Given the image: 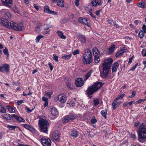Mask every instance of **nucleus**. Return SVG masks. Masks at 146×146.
<instances>
[{
  "instance_id": "obj_53",
  "label": "nucleus",
  "mask_w": 146,
  "mask_h": 146,
  "mask_svg": "<svg viewBox=\"0 0 146 146\" xmlns=\"http://www.w3.org/2000/svg\"><path fill=\"white\" fill-rule=\"evenodd\" d=\"M108 21L110 25H112L113 23H115V21H114L113 20H111L110 19H109L108 20Z\"/></svg>"
},
{
  "instance_id": "obj_50",
  "label": "nucleus",
  "mask_w": 146,
  "mask_h": 146,
  "mask_svg": "<svg viewBox=\"0 0 146 146\" xmlns=\"http://www.w3.org/2000/svg\"><path fill=\"white\" fill-rule=\"evenodd\" d=\"M53 58L54 59V60H55L56 61H58V56H56V54H53Z\"/></svg>"
},
{
  "instance_id": "obj_43",
  "label": "nucleus",
  "mask_w": 146,
  "mask_h": 146,
  "mask_svg": "<svg viewBox=\"0 0 146 146\" xmlns=\"http://www.w3.org/2000/svg\"><path fill=\"white\" fill-rule=\"evenodd\" d=\"M43 37L44 36L42 35H39L36 37V42H38L39 41L40 39Z\"/></svg>"
},
{
  "instance_id": "obj_64",
  "label": "nucleus",
  "mask_w": 146,
  "mask_h": 146,
  "mask_svg": "<svg viewBox=\"0 0 146 146\" xmlns=\"http://www.w3.org/2000/svg\"><path fill=\"white\" fill-rule=\"evenodd\" d=\"M128 104L127 102H125L123 104V107H125L126 106H127Z\"/></svg>"
},
{
  "instance_id": "obj_41",
  "label": "nucleus",
  "mask_w": 146,
  "mask_h": 146,
  "mask_svg": "<svg viewBox=\"0 0 146 146\" xmlns=\"http://www.w3.org/2000/svg\"><path fill=\"white\" fill-rule=\"evenodd\" d=\"M144 32L142 30H141L138 33V36L141 38H142L144 36Z\"/></svg>"
},
{
  "instance_id": "obj_48",
  "label": "nucleus",
  "mask_w": 146,
  "mask_h": 146,
  "mask_svg": "<svg viewBox=\"0 0 146 146\" xmlns=\"http://www.w3.org/2000/svg\"><path fill=\"white\" fill-rule=\"evenodd\" d=\"M146 100V99H141L138 100L136 101L135 103L136 104H137L139 103H141V102H143Z\"/></svg>"
},
{
  "instance_id": "obj_58",
  "label": "nucleus",
  "mask_w": 146,
  "mask_h": 146,
  "mask_svg": "<svg viewBox=\"0 0 146 146\" xmlns=\"http://www.w3.org/2000/svg\"><path fill=\"white\" fill-rule=\"evenodd\" d=\"M139 121H136L135 123L134 126L135 127H137L139 125Z\"/></svg>"
},
{
  "instance_id": "obj_4",
  "label": "nucleus",
  "mask_w": 146,
  "mask_h": 146,
  "mask_svg": "<svg viewBox=\"0 0 146 146\" xmlns=\"http://www.w3.org/2000/svg\"><path fill=\"white\" fill-rule=\"evenodd\" d=\"M84 52L83 62L84 64H89L92 62L93 60L91 51L89 49H86L84 50Z\"/></svg>"
},
{
  "instance_id": "obj_63",
  "label": "nucleus",
  "mask_w": 146,
  "mask_h": 146,
  "mask_svg": "<svg viewBox=\"0 0 146 146\" xmlns=\"http://www.w3.org/2000/svg\"><path fill=\"white\" fill-rule=\"evenodd\" d=\"M101 11V10H99L98 11H97L96 12V14L97 15H99L100 14V12Z\"/></svg>"
},
{
  "instance_id": "obj_61",
  "label": "nucleus",
  "mask_w": 146,
  "mask_h": 146,
  "mask_svg": "<svg viewBox=\"0 0 146 146\" xmlns=\"http://www.w3.org/2000/svg\"><path fill=\"white\" fill-rule=\"evenodd\" d=\"M79 0H76L75 4L76 6H78L79 5Z\"/></svg>"
},
{
  "instance_id": "obj_38",
  "label": "nucleus",
  "mask_w": 146,
  "mask_h": 146,
  "mask_svg": "<svg viewBox=\"0 0 146 146\" xmlns=\"http://www.w3.org/2000/svg\"><path fill=\"white\" fill-rule=\"evenodd\" d=\"M0 112L2 113H5L6 112L5 108L1 105H0Z\"/></svg>"
},
{
  "instance_id": "obj_56",
  "label": "nucleus",
  "mask_w": 146,
  "mask_h": 146,
  "mask_svg": "<svg viewBox=\"0 0 146 146\" xmlns=\"http://www.w3.org/2000/svg\"><path fill=\"white\" fill-rule=\"evenodd\" d=\"M97 121L96 119H92L91 120V123L92 124H93L96 122Z\"/></svg>"
},
{
  "instance_id": "obj_16",
  "label": "nucleus",
  "mask_w": 146,
  "mask_h": 146,
  "mask_svg": "<svg viewBox=\"0 0 146 146\" xmlns=\"http://www.w3.org/2000/svg\"><path fill=\"white\" fill-rule=\"evenodd\" d=\"M78 38L82 43H84L86 42V38L83 35L81 34L78 35Z\"/></svg>"
},
{
  "instance_id": "obj_23",
  "label": "nucleus",
  "mask_w": 146,
  "mask_h": 146,
  "mask_svg": "<svg viewBox=\"0 0 146 146\" xmlns=\"http://www.w3.org/2000/svg\"><path fill=\"white\" fill-rule=\"evenodd\" d=\"M51 113L54 116H56L58 114V111L56 108L54 107L51 109Z\"/></svg>"
},
{
  "instance_id": "obj_45",
  "label": "nucleus",
  "mask_w": 146,
  "mask_h": 146,
  "mask_svg": "<svg viewBox=\"0 0 146 146\" xmlns=\"http://www.w3.org/2000/svg\"><path fill=\"white\" fill-rule=\"evenodd\" d=\"M67 87L70 89H72L73 88V84L70 83L68 82L67 83Z\"/></svg>"
},
{
  "instance_id": "obj_28",
  "label": "nucleus",
  "mask_w": 146,
  "mask_h": 146,
  "mask_svg": "<svg viewBox=\"0 0 146 146\" xmlns=\"http://www.w3.org/2000/svg\"><path fill=\"white\" fill-rule=\"evenodd\" d=\"M4 12V13L5 17H8V18H10L11 17V15L9 12L8 11L7 9L3 10Z\"/></svg>"
},
{
  "instance_id": "obj_42",
  "label": "nucleus",
  "mask_w": 146,
  "mask_h": 146,
  "mask_svg": "<svg viewBox=\"0 0 146 146\" xmlns=\"http://www.w3.org/2000/svg\"><path fill=\"white\" fill-rule=\"evenodd\" d=\"M23 126L25 128L30 130H32L33 129L32 127H30L29 125L27 124H23Z\"/></svg>"
},
{
  "instance_id": "obj_35",
  "label": "nucleus",
  "mask_w": 146,
  "mask_h": 146,
  "mask_svg": "<svg viewBox=\"0 0 146 146\" xmlns=\"http://www.w3.org/2000/svg\"><path fill=\"white\" fill-rule=\"evenodd\" d=\"M72 56L71 54H70L68 55H64L62 56V58L64 60H68L70 59Z\"/></svg>"
},
{
  "instance_id": "obj_18",
  "label": "nucleus",
  "mask_w": 146,
  "mask_h": 146,
  "mask_svg": "<svg viewBox=\"0 0 146 146\" xmlns=\"http://www.w3.org/2000/svg\"><path fill=\"white\" fill-rule=\"evenodd\" d=\"M119 66V64L117 62H115L114 63L112 68V71L113 73L116 72Z\"/></svg>"
},
{
  "instance_id": "obj_33",
  "label": "nucleus",
  "mask_w": 146,
  "mask_h": 146,
  "mask_svg": "<svg viewBox=\"0 0 146 146\" xmlns=\"http://www.w3.org/2000/svg\"><path fill=\"white\" fill-rule=\"evenodd\" d=\"M2 117L6 119H9L10 118L11 115L8 113H4L2 115Z\"/></svg>"
},
{
  "instance_id": "obj_25",
  "label": "nucleus",
  "mask_w": 146,
  "mask_h": 146,
  "mask_svg": "<svg viewBox=\"0 0 146 146\" xmlns=\"http://www.w3.org/2000/svg\"><path fill=\"white\" fill-rule=\"evenodd\" d=\"M56 33L60 38L62 39H65L66 38V37L63 34L62 31H57Z\"/></svg>"
},
{
  "instance_id": "obj_11",
  "label": "nucleus",
  "mask_w": 146,
  "mask_h": 146,
  "mask_svg": "<svg viewBox=\"0 0 146 146\" xmlns=\"http://www.w3.org/2000/svg\"><path fill=\"white\" fill-rule=\"evenodd\" d=\"M75 84L76 86L81 87L84 85V82L82 78H79L76 80Z\"/></svg>"
},
{
  "instance_id": "obj_52",
  "label": "nucleus",
  "mask_w": 146,
  "mask_h": 146,
  "mask_svg": "<svg viewBox=\"0 0 146 146\" xmlns=\"http://www.w3.org/2000/svg\"><path fill=\"white\" fill-rule=\"evenodd\" d=\"M25 108H26V110H27V112L28 113H29L30 112H31L33 110H34V108H33L31 110L27 107H25Z\"/></svg>"
},
{
  "instance_id": "obj_30",
  "label": "nucleus",
  "mask_w": 146,
  "mask_h": 146,
  "mask_svg": "<svg viewBox=\"0 0 146 146\" xmlns=\"http://www.w3.org/2000/svg\"><path fill=\"white\" fill-rule=\"evenodd\" d=\"M137 5L142 8L144 9L146 7L145 3L144 2L139 3H137Z\"/></svg>"
},
{
  "instance_id": "obj_22",
  "label": "nucleus",
  "mask_w": 146,
  "mask_h": 146,
  "mask_svg": "<svg viewBox=\"0 0 146 146\" xmlns=\"http://www.w3.org/2000/svg\"><path fill=\"white\" fill-rule=\"evenodd\" d=\"M93 70H91L86 74L84 76V80L85 81H86V80L90 76Z\"/></svg>"
},
{
  "instance_id": "obj_37",
  "label": "nucleus",
  "mask_w": 146,
  "mask_h": 146,
  "mask_svg": "<svg viewBox=\"0 0 146 146\" xmlns=\"http://www.w3.org/2000/svg\"><path fill=\"white\" fill-rule=\"evenodd\" d=\"M93 102L94 105L96 106L100 103L99 99L98 98H94L93 99Z\"/></svg>"
},
{
  "instance_id": "obj_13",
  "label": "nucleus",
  "mask_w": 146,
  "mask_h": 146,
  "mask_svg": "<svg viewBox=\"0 0 146 146\" xmlns=\"http://www.w3.org/2000/svg\"><path fill=\"white\" fill-rule=\"evenodd\" d=\"M78 21L79 22L81 23L84 24L88 26H90L88 24V20L87 18H85L83 17H79L78 18Z\"/></svg>"
},
{
  "instance_id": "obj_14",
  "label": "nucleus",
  "mask_w": 146,
  "mask_h": 146,
  "mask_svg": "<svg viewBox=\"0 0 146 146\" xmlns=\"http://www.w3.org/2000/svg\"><path fill=\"white\" fill-rule=\"evenodd\" d=\"M11 117L14 118L16 120L20 122H24L25 120L21 117L17 115H16L15 114H12L11 115Z\"/></svg>"
},
{
  "instance_id": "obj_7",
  "label": "nucleus",
  "mask_w": 146,
  "mask_h": 146,
  "mask_svg": "<svg viewBox=\"0 0 146 146\" xmlns=\"http://www.w3.org/2000/svg\"><path fill=\"white\" fill-rule=\"evenodd\" d=\"M76 117V115L75 114H69L68 115L64 116L63 117L62 119V122L63 123L70 122L74 120Z\"/></svg>"
},
{
  "instance_id": "obj_39",
  "label": "nucleus",
  "mask_w": 146,
  "mask_h": 146,
  "mask_svg": "<svg viewBox=\"0 0 146 146\" xmlns=\"http://www.w3.org/2000/svg\"><path fill=\"white\" fill-rule=\"evenodd\" d=\"M44 11L46 13L48 14L50 13V10L49 9V7L48 6H45L44 7Z\"/></svg>"
},
{
  "instance_id": "obj_8",
  "label": "nucleus",
  "mask_w": 146,
  "mask_h": 146,
  "mask_svg": "<svg viewBox=\"0 0 146 146\" xmlns=\"http://www.w3.org/2000/svg\"><path fill=\"white\" fill-rule=\"evenodd\" d=\"M66 100V96L63 94H60L55 96L54 98V100L55 102L58 101L61 104L65 102Z\"/></svg>"
},
{
  "instance_id": "obj_60",
  "label": "nucleus",
  "mask_w": 146,
  "mask_h": 146,
  "mask_svg": "<svg viewBox=\"0 0 146 146\" xmlns=\"http://www.w3.org/2000/svg\"><path fill=\"white\" fill-rule=\"evenodd\" d=\"M130 137L134 139L136 138V135L135 134H131L130 135Z\"/></svg>"
},
{
  "instance_id": "obj_27",
  "label": "nucleus",
  "mask_w": 146,
  "mask_h": 146,
  "mask_svg": "<svg viewBox=\"0 0 146 146\" xmlns=\"http://www.w3.org/2000/svg\"><path fill=\"white\" fill-rule=\"evenodd\" d=\"M78 135V132L75 129H73L70 134V135L75 137H77Z\"/></svg>"
},
{
  "instance_id": "obj_31",
  "label": "nucleus",
  "mask_w": 146,
  "mask_h": 146,
  "mask_svg": "<svg viewBox=\"0 0 146 146\" xmlns=\"http://www.w3.org/2000/svg\"><path fill=\"white\" fill-rule=\"evenodd\" d=\"M100 55H98V56H94V61L96 63H98L100 60Z\"/></svg>"
},
{
  "instance_id": "obj_40",
  "label": "nucleus",
  "mask_w": 146,
  "mask_h": 146,
  "mask_svg": "<svg viewBox=\"0 0 146 146\" xmlns=\"http://www.w3.org/2000/svg\"><path fill=\"white\" fill-rule=\"evenodd\" d=\"M7 127L10 130H14L16 128L18 127L17 126L8 125L7 126Z\"/></svg>"
},
{
  "instance_id": "obj_10",
  "label": "nucleus",
  "mask_w": 146,
  "mask_h": 146,
  "mask_svg": "<svg viewBox=\"0 0 146 146\" xmlns=\"http://www.w3.org/2000/svg\"><path fill=\"white\" fill-rule=\"evenodd\" d=\"M0 23L3 26L9 29H11V24L12 23H10L6 19L3 18L0 19Z\"/></svg>"
},
{
  "instance_id": "obj_24",
  "label": "nucleus",
  "mask_w": 146,
  "mask_h": 146,
  "mask_svg": "<svg viewBox=\"0 0 146 146\" xmlns=\"http://www.w3.org/2000/svg\"><path fill=\"white\" fill-rule=\"evenodd\" d=\"M42 26L41 23H38L37 24V26L35 28V31L37 33L39 32L40 31Z\"/></svg>"
},
{
  "instance_id": "obj_17",
  "label": "nucleus",
  "mask_w": 146,
  "mask_h": 146,
  "mask_svg": "<svg viewBox=\"0 0 146 146\" xmlns=\"http://www.w3.org/2000/svg\"><path fill=\"white\" fill-rule=\"evenodd\" d=\"M126 50L125 49V48L123 49H122L119 50L117 52L116 55L115 56L116 57L118 58L120 57V56L122 55L125 52H126Z\"/></svg>"
},
{
  "instance_id": "obj_34",
  "label": "nucleus",
  "mask_w": 146,
  "mask_h": 146,
  "mask_svg": "<svg viewBox=\"0 0 146 146\" xmlns=\"http://www.w3.org/2000/svg\"><path fill=\"white\" fill-rule=\"evenodd\" d=\"M3 69H5L6 72H9V66L8 64H5L3 65Z\"/></svg>"
},
{
  "instance_id": "obj_46",
  "label": "nucleus",
  "mask_w": 146,
  "mask_h": 146,
  "mask_svg": "<svg viewBox=\"0 0 146 146\" xmlns=\"http://www.w3.org/2000/svg\"><path fill=\"white\" fill-rule=\"evenodd\" d=\"M4 54L6 55H9L8 49L6 47H5V49L3 50Z\"/></svg>"
},
{
  "instance_id": "obj_15",
  "label": "nucleus",
  "mask_w": 146,
  "mask_h": 146,
  "mask_svg": "<svg viewBox=\"0 0 146 146\" xmlns=\"http://www.w3.org/2000/svg\"><path fill=\"white\" fill-rule=\"evenodd\" d=\"M102 3V0H93L92 4L93 6L96 7L97 5H101Z\"/></svg>"
},
{
  "instance_id": "obj_54",
  "label": "nucleus",
  "mask_w": 146,
  "mask_h": 146,
  "mask_svg": "<svg viewBox=\"0 0 146 146\" xmlns=\"http://www.w3.org/2000/svg\"><path fill=\"white\" fill-rule=\"evenodd\" d=\"M48 66L49 67L50 71H52L53 70V66H52V65L51 63H49L48 64Z\"/></svg>"
},
{
  "instance_id": "obj_55",
  "label": "nucleus",
  "mask_w": 146,
  "mask_h": 146,
  "mask_svg": "<svg viewBox=\"0 0 146 146\" xmlns=\"http://www.w3.org/2000/svg\"><path fill=\"white\" fill-rule=\"evenodd\" d=\"M136 94V93L135 91H133L132 92V95L129 97V98H131L135 96Z\"/></svg>"
},
{
  "instance_id": "obj_36",
  "label": "nucleus",
  "mask_w": 146,
  "mask_h": 146,
  "mask_svg": "<svg viewBox=\"0 0 146 146\" xmlns=\"http://www.w3.org/2000/svg\"><path fill=\"white\" fill-rule=\"evenodd\" d=\"M107 111L106 110H102L101 112V114L105 119H106L107 117L106 115L107 113Z\"/></svg>"
},
{
  "instance_id": "obj_62",
  "label": "nucleus",
  "mask_w": 146,
  "mask_h": 146,
  "mask_svg": "<svg viewBox=\"0 0 146 146\" xmlns=\"http://www.w3.org/2000/svg\"><path fill=\"white\" fill-rule=\"evenodd\" d=\"M4 71V69L3 68V66H0V72H3Z\"/></svg>"
},
{
  "instance_id": "obj_29",
  "label": "nucleus",
  "mask_w": 146,
  "mask_h": 146,
  "mask_svg": "<svg viewBox=\"0 0 146 146\" xmlns=\"http://www.w3.org/2000/svg\"><path fill=\"white\" fill-rule=\"evenodd\" d=\"M116 46L115 45L113 44L109 48V52L110 53H112L115 49Z\"/></svg>"
},
{
  "instance_id": "obj_2",
  "label": "nucleus",
  "mask_w": 146,
  "mask_h": 146,
  "mask_svg": "<svg viewBox=\"0 0 146 146\" xmlns=\"http://www.w3.org/2000/svg\"><path fill=\"white\" fill-rule=\"evenodd\" d=\"M138 140L139 142L143 140L146 141V127L145 125L142 123L139 126L137 131Z\"/></svg>"
},
{
  "instance_id": "obj_6",
  "label": "nucleus",
  "mask_w": 146,
  "mask_h": 146,
  "mask_svg": "<svg viewBox=\"0 0 146 146\" xmlns=\"http://www.w3.org/2000/svg\"><path fill=\"white\" fill-rule=\"evenodd\" d=\"M11 29L15 31H22L25 29V28L22 23H17L16 22H13L11 24Z\"/></svg>"
},
{
  "instance_id": "obj_12",
  "label": "nucleus",
  "mask_w": 146,
  "mask_h": 146,
  "mask_svg": "<svg viewBox=\"0 0 146 146\" xmlns=\"http://www.w3.org/2000/svg\"><path fill=\"white\" fill-rule=\"evenodd\" d=\"M52 137L54 140L59 141L60 139V132L58 130L55 131L52 133Z\"/></svg>"
},
{
  "instance_id": "obj_26",
  "label": "nucleus",
  "mask_w": 146,
  "mask_h": 146,
  "mask_svg": "<svg viewBox=\"0 0 146 146\" xmlns=\"http://www.w3.org/2000/svg\"><path fill=\"white\" fill-rule=\"evenodd\" d=\"M121 102H118L113 101L112 104V106L113 107V108L114 110H115L117 107L119 106L121 104Z\"/></svg>"
},
{
  "instance_id": "obj_19",
  "label": "nucleus",
  "mask_w": 146,
  "mask_h": 146,
  "mask_svg": "<svg viewBox=\"0 0 146 146\" xmlns=\"http://www.w3.org/2000/svg\"><path fill=\"white\" fill-rule=\"evenodd\" d=\"M2 3L5 6H8L12 3V0H1Z\"/></svg>"
},
{
  "instance_id": "obj_32",
  "label": "nucleus",
  "mask_w": 146,
  "mask_h": 146,
  "mask_svg": "<svg viewBox=\"0 0 146 146\" xmlns=\"http://www.w3.org/2000/svg\"><path fill=\"white\" fill-rule=\"evenodd\" d=\"M57 5L59 7H63L64 5V2L63 0H58L57 3Z\"/></svg>"
},
{
  "instance_id": "obj_5",
  "label": "nucleus",
  "mask_w": 146,
  "mask_h": 146,
  "mask_svg": "<svg viewBox=\"0 0 146 146\" xmlns=\"http://www.w3.org/2000/svg\"><path fill=\"white\" fill-rule=\"evenodd\" d=\"M38 125L40 127V131L46 134L48 133V127L49 124L46 119H41L39 120Z\"/></svg>"
},
{
  "instance_id": "obj_59",
  "label": "nucleus",
  "mask_w": 146,
  "mask_h": 146,
  "mask_svg": "<svg viewBox=\"0 0 146 146\" xmlns=\"http://www.w3.org/2000/svg\"><path fill=\"white\" fill-rule=\"evenodd\" d=\"M23 102V100H20L18 101L17 102V104L18 105H20Z\"/></svg>"
},
{
  "instance_id": "obj_57",
  "label": "nucleus",
  "mask_w": 146,
  "mask_h": 146,
  "mask_svg": "<svg viewBox=\"0 0 146 146\" xmlns=\"http://www.w3.org/2000/svg\"><path fill=\"white\" fill-rule=\"evenodd\" d=\"M42 100L44 102H46L48 101V98L44 96L43 97H42Z\"/></svg>"
},
{
  "instance_id": "obj_49",
  "label": "nucleus",
  "mask_w": 146,
  "mask_h": 146,
  "mask_svg": "<svg viewBox=\"0 0 146 146\" xmlns=\"http://www.w3.org/2000/svg\"><path fill=\"white\" fill-rule=\"evenodd\" d=\"M138 65V63H137L134 66H133L131 68V69L130 70L133 71L134 70L137 68Z\"/></svg>"
},
{
  "instance_id": "obj_3",
  "label": "nucleus",
  "mask_w": 146,
  "mask_h": 146,
  "mask_svg": "<svg viewBox=\"0 0 146 146\" xmlns=\"http://www.w3.org/2000/svg\"><path fill=\"white\" fill-rule=\"evenodd\" d=\"M102 82H97L95 83L91 86H90L86 90V93L90 97L94 92L98 90L103 85Z\"/></svg>"
},
{
  "instance_id": "obj_20",
  "label": "nucleus",
  "mask_w": 146,
  "mask_h": 146,
  "mask_svg": "<svg viewBox=\"0 0 146 146\" xmlns=\"http://www.w3.org/2000/svg\"><path fill=\"white\" fill-rule=\"evenodd\" d=\"M6 107L9 113H13L15 112L16 109L15 108L13 107L10 106H7Z\"/></svg>"
},
{
  "instance_id": "obj_44",
  "label": "nucleus",
  "mask_w": 146,
  "mask_h": 146,
  "mask_svg": "<svg viewBox=\"0 0 146 146\" xmlns=\"http://www.w3.org/2000/svg\"><path fill=\"white\" fill-rule=\"evenodd\" d=\"M52 94V93L50 92H45L44 95L47 97L50 98L51 97V96Z\"/></svg>"
},
{
  "instance_id": "obj_51",
  "label": "nucleus",
  "mask_w": 146,
  "mask_h": 146,
  "mask_svg": "<svg viewBox=\"0 0 146 146\" xmlns=\"http://www.w3.org/2000/svg\"><path fill=\"white\" fill-rule=\"evenodd\" d=\"M142 29L144 33H146V26L145 25L143 24L142 27Z\"/></svg>"
},
{
  "instance_id": "obj_21",
  "label": "nucleus",
  "mask_w": 146,
  "mask_h": 146,
  "mask_svg": "<svg viewBox=\"0 0 146 146\" xmlns=\"http://www.w3.org/2000/svg\"><path fill=\"white\" fill-rule=\"evenodd\" d=\"M93 54L94 56H98L100 55V54L99 51L96 48H94L92 49Z\"/></svg>"
},
{
  "instance_id": "obj_47",
  "label": "nucleus",
  "mask_w": 146,
  "mask_h": 146,
  "mask_svg": "<svg viewBox=\"0 0 146 146\" xmlns=\"http://www.w3.org/2000/svg\"><path fill=\"white\" fill-rule=\"evenodd\" d=\"M80 52L78 50H74L72 52V53L73 55H75L77 54H79Z\"/></svg>"
},
{
  "instance_id": "obj_1",
  "label": "nucleus",
  "mask_w": 146,
  "mask_h": 146,
  "mask_svg": "<svg viewBox=\"0 0 146 146\" xmlns=\"http://www.w3.org/2000/svg\"><path fill=\"white\" fill-rule=\"evenodd\" d=\"M112 62L113 60L111 58L104 60L102 67V72L100 73L101 76L102 78H106L108 75Z\"/></svg>"
},
{
  "instance_id": "obj_9",
  "label": "nucleus",
  "mask_w": 146,
  "mask_h": 146,
  "mask_svg": "<svg viewBox=\"0 0 146 146\" xmlns=\"http://www.w3.org/2000/svg\"><path fill=\"white\" fill-rule=\"evenodd\" d=\"M41 141L43 146H50L51 141L49 138L47 137H42L41 139Z\"/></svg>"
}]
</instances>
